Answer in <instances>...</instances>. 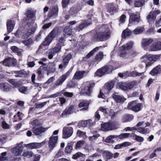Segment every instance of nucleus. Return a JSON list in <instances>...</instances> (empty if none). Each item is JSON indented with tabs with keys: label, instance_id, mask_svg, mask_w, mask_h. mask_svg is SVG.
<instances>
[{
	"label": "nucleus",
	"instance_id": "obj_37",
	"mask_svg": "<svg viewBox=\"0 0 161 161\" xmlns=\"http://www.w3.org/2000/svg\"><path fill=\"white\" fill-rule=\"evenodd\" d=\"M64 37H66L67 36H70L71 34L72 29L69 26L66 27L64 28Z\"/></svg>",
	"mask_w": 161,
	"mask_h": 161
},
{
	"label": "nucleus",
	"instance_id": "obj_27",
	"mask_svg": "<svg viewBox=\"0 0 161 161\" xmlns=\"http://www.w3.org/2000/svg\"><path fill=\"white\" fill-rule=\"evenodd\" d=\"M95 83H93L89 85V86H86L84 89V93L89 96L92 92V88L94 86Z\"/></svg>",
	"mask_w": 161,
	"mask_h": 161
},
{
	"label": "nucleus",
	"instance_id": "obj_6",
	"mask_svg": "<svg viewBox=\"0 0 161 161\" xmlns=\"http://www.w3.org/2000/svg\"><path fill=\"white\" fill-rule=\"evenodd\" d=\"M71 123L68 124L67 126L64 127L63 129L62 138L67 139L71 136L73 132V128L68 126L70 125Z\"/></svg>",
	"mask_w": 161,
	"mask_h": 161
},
{
	"label": "nucleus",
	"instance_id": "obj_23",
	"mask_svg": "<svg viewBox=\"0 0 161 161\" xmlns=\"http://www.w3.org/2000/svg\"><path fill=\"white\" fill-rule=\"evenodd\" d=\"M160 73H161V65H158L153 68L149 72V74L153 76H154Z\"/></svg>",
	"mask_w": 161,
	"mask_h": 161
},
{
	"label": "nucleus",
	"instance_id": "obj_30",
	"mask_svg": "<svg viewBox=\"0 0 161 161\" xmlns=\"http://www.w3.org/2000/svg\"><path fill=\"white\" fill-rule=\"evenodd\" d=\"M0 88L6 92L9 91L11 89L10 86L7 83L0 84Z\"/></svg>",
	"mask_w": 161,
	"mask_h": 161
},
{
	"label": "nucleus",
	"instance_id": "obj_32",
	"mask_svg": "<svg viewBox=\"0 0 161 161\" xmlns=\"http://www.w3.org/2000/svg\"><path fill=\"white\" fill-rule=\"evenodd\" d=\"M79 10L78 8L76 7H72L69 11V13L70 15L73 17L76 16Z\"/></svg>",
	"mask_w": 161,
	"mask_h": 161
},
{
	"label": "nucleus",
	"instance_id": "obj_17",
	"mask_svg": "<svg viewBox=\"0 0 161 161\" xmlns=\"http://www.w3.org/2000/svg\"><path fill=\"white\" fill-rule=\"evenodd\" d=\"M145 127H140L137 128V131L139 133L142 134H145L148 133L149 130L146 127L149 126L150 125V123L149 122H147L145 124Z\"/></svg>",
	"mask_w": 161,
	"mask_h": 161
},
{
	"label": "nucleus",
	"instance_id": "obj_29",
	"mask_svg": "<svg viewBox=\"0 0 161 161\" xmlns=\"http://www.w3.org/2000/svg\"><path fill=\"white\" fill-rule=\"evenodd\" d=\"M15 24V22L13 20H9L7 22V29L8 32H10L13 30Z\"/></svg>",
	"mask_w": 161,
	"mask_h": 161
},
{
	"label": "nucleus",
	"instance_id": "obj_15",
	"mask_svg": "<svg viewBox=\"0 0 161 161\" xmlns=\"http://www.w3.org/2000/svg\"><path fill=\"white\" fill-rule=\"evenodd\" d=\"M42 143L33 142L27 144H24V146L28 149H37L40 147L42 146Z\"/></svg>",
	"mask_w": 161,
	"mask_h": 161
},
{
	"label": "nucleus",
	"instance_id": "obj_57",
	"mask_svg": "<svg viewBox=\"0 0 161 161\" xmlns=\"http://www.w3.org/2000/svg\"><path fill=\"white\" fill-rule=\"evenodd\" d=\"M22 43L26 46H29L33 42V40L30 38L26 40L22 41Z\"/></svg>",
	"mask_w": 161,
	"mask_h": 161
},
{
	"label": "nucleus",
	"instance_id": "obj_46",
	"mask_svg": "<svg viewBox=\"0 0 161 161\" xmlns=\"http://www.w3.org/2000/svg\"><path fill=\"white\" fill-rule=\"evenodd\" d=\"M144 30L143 27H137L135 29L133 32L135 35L138 34L142 32Z\"/></svg>",
	"mask_w": 161,
	"mask_h": 161
},
{
	"label": "nucleus",
	"instance_id": "obj_45",
	"mask_svg": "<svg viewBox=\"0 0 161 161\" xmlns=\"http://www.w3.org/2000/svg\"><path fill=\"white\" fill-rule=\"evenodd\" d=\"M133 119V117L132 115L126 114L125 115L123 116V121L124 122H126L127 121H130L132 120Z\"/></svg>",
	"mask_w": 161,
	"mask_h": 161
},
{
	"label": "nucleus",
	"instance_id": "obj_34",
	"mask_svg": "<svg viewBox=\"0 0 161 161\" xmlns=\"http://www.w3.org/2000/svg\"><path fill=\"white\" fill-rule=\"evenodd\" d=\"M118 137V136L114 135H110L108 136L106 138L104 141L107 143H113L114 141V139Z\"/></svg>",
	"mask_w": 161,
	"mask_h": 161
},
{
	"label": "nucleus",
	"instance_id": "obj_38",
	"mask_svg": "<svg viewBox=\"0 0 161 161\" xmlns=\"http://www.w3.org/2000/svg\"><path fill=\"white\" fill-rule=\"evenodd\" d=\"M85 73V71H78L76 72L73 77V79L76 80H78L81 79Z\"/></svg>",
	"mask_w": 161,
	"mask_h": 161
},
{
	"label": "nucleus",
	"instance_id": "obj_62",
	"mask_svg": "<svg viewBox=\"0 0 161 161\" xmlns=\"http://www.w3.org/2000/svg\"><path fill=\"white\" fill-rule=\"evenodd\" d=\"M134 136H133V137H134L135 138V140L139 142H142L144 140V138L140 136H137L135 134H134Z\"/></svg>",
	"mask_w": 161,
	"mask_h": 161
},
{
	"label": "nucleus",
	"instance_id": "obj_41",
	"mask_svg": "<svg viewBox=\"0 0 161 161\" xmlns=\"http://www.w3.org/2000/svg\"><path fill=\"white\" fill-rule=\"evenodd\" d=\"M105 74V71L104 67L98 69L96 72V75L99 77H101Z\"/></svg>",
	"mask_w": 161,
	"mask_h": 161
},
{
	"label": "nucleus",
	"instance_id": "obj_39",
	"mask_svg": "<svg viewBox=\"0 0 161 161\" xmlns=\"http://www.w3.org/2000/svg\"><path fill=\"white\" fill-rule=\"evenodd\" d=\"M1 122V125L4 129H7L10 128L9 125L5 121L4 118L2 117L0 119Z\"/></svg>",
	"mask_w": 161,
	"mask_h": 161
},
{
	"label": "nucleus",
	"instance_id": "obj_60",
	"mask_svg": "<svg viewBox=\"0 0 161 161\" xmlns=\"http://www.w3.org/2000/svg\"><path fill=\"white\" fill-rule=\"evenodd\" d=\"M72 149V146L69 144L65 148V152L67 153H70Z\"/></svg>",
	"mask_w": 161,
	"mask_h": 161
},
{
	"label": "nucleus",
	"instance_id": "obj_31",
	"mask_svg": "<svg viewBox=\"0 0 161 161\" xmlns=\"http://www.w3.org/2000/svg\"><path fill=\"white\" fill-rule=\"evenodd\" d=\"M153 41V40L151 38H145L142 40V47H144L150 44Z\"/></svg>",
	"mask_w": 161,
	"mask_h": 161
},
{
	"label": "nucleus",
	"instance_id": "obj_28",
	"mask_svg": "<svg viewBox=\"0 0 161 161\" xmlns=\"http://www.w3.org/2000/svg\"><path fill=\"white\" fill-rule=\"evenodd\" d=\"M151 50H161V42H154L151 46Z\"/></svg>",
	"mask_w": 161,
	"mask_h": 161
},
{
	"label": "nucleus",
	"instance_id": "obj_11",
	"mask_svg": "<svg viewBox=\"0 0 161 161\" xmlns=\"http://www.w3.org/2000/svg\"><path fill=\"white\" fill-rule=\"evenodd\" d=\"M141 105L140 103L136 104L135 101H132L129 103L128 108L129 109H131L135 112H137L140 110Z\"/></svg>",
	"mask_w": 161,
	"mask_h": 161
},
{
	"label": "nucleus",
	"instance_id": "obj_5",
	"mask_svg": "<svg viewBox=\"0 0 161 161\" xmlns=\"http://www.w3.org/2000/svg\"><path fill=\"white\" fill-rule=\"evenodd\" d=\"M119 125L116 122L112 123H105L101 125V130L103 131H108L117 129Z\"/></svg>",
	"mask_w": 161,
	"mask_h": 161
},
{
	"label": "nucleus",
	"instance_id": "obj_13",
	"mask_svg": "<svg viewBox=\"0 0 161 161\" xmlns=\"http://www.w3.org/2000/svg\"><path fill=\"white\" fill-rule=\"evenodd\" d=\"M118 9V6L117 5L113 3H108L107 6V10L111 14H113L117 12Z\"/></svg>",
	"mask_w": 161,
	"mask_h": 161
},
{
	"label": "nucleus",
	"instance_id": "obj_55",
	"mask_svg": "<svg viewBox=\"0 0 161 161\" xmlns=\"http://www.w3.org/2000/svg\"><path fill=\"white\" fill-rule=\"evenodd\" d=\"M118 53L121 57H126L129 56L128 52H126V51H119Z\"/></svg>",
	"mask_w": 161,
	"mask_h": 161
},
{
	"label": "nucleus",
	"instance_id": "obj_54",
	"mask_svg": "<svg viewBox=\"0 0 161 161\" xmlns=\"http://www.w3.org/2000/svg\"><path fill=\"white\" fill-rule=\"evenodd\" d=\"M118 137H119L120 139H123L124 138H127L129 136H132V135H130V133H125L121 134L119 136H118Z\"/></svg>",
	"mask_w": 161,
	"mask_h": 161
},
{
	"label": "nucleus",
	"instance_id": "obj_35",
	"mask_svg": "<svg viewBox=\"0 0 161 161\" xmlns=\"http://www.w3.org/2000/svg\"><path fill=\"white\" fill-rule=\"evenodd\" d=\"M79 107L80 108L83 107V108L80 109L81 111L87 110L88 108L89 103L85 101L82 102L80 103L79 104Z\"/></svg>",
	"mask_w": 161,
	"mask_h": 161
},
{
	"label": "nucleus",
	"instance_id": "obj_51",
	"mask_svg": "<svg viewBox=\"0 0 161 161\" xmlns=\"http://www.w3.org/2000/svg\"><path fill=\"white\" fill-rule=\"evenodd\" d=\"M104 68L106 74L110 73L114 69V67L111 65L106 66L103 67Z\"/></svg>",
	"mask_w": 161,
	"mask_h": 161
},
{
	"label": "nucleus",
	"instance_id": "obj_12",
	"mask_svg": "<svg viewBox=\"0 0 161 161\" xmlns=\"http://www.w3.org/2000/svg\"><path fill=\"white\" fill-rule=\"evenodd\" d=\"M3 64L6 66H15L16 64V60L14 58H8L5 59L3 62Z\"/></svg>",
	"mask_w": 161,
	"mask_h": 161
},
{
	"label": "nucleus",
	"instance_id": "obj_24",
	"mask_svg": "<svg viewBox=\"0 0 161 161\" xmlns=\"http://www.w3.org/2000/svg\"><path fill=\"white\" fill-rule=\"evenodd\" d=\"M47 65H42L38 69L37 73L39 78L42 77L45 72L47 71Z\"/></svg>",
	"mask_w": 161,
	"mask_h": 161
},
{
	"label": "nucleus",
	"instance_id": "obj_61",
	"mask_svg": "<svg viewBox=\"0 0 161 161\" xmlns=\"http://www.w3.org/2000/svg\"><path fill=\"white\" fill-rule=\"evenodd\" d=\"M143 73H139L136 71H134L131 72L130 73V75L131 76L133 77H136V76H140L142 75L143 74Z\"/></svg>",
	"mask_w": 161,
	"mask_h": 161
},
{
	"label": "nucleus",
	"instance_id": "obj_18",
	"mask_svg": "<svg viewBox=\"0 0 161 161\" xmlns=\"http://www.w3.org/2000/svg\"><path fill=\"white\" fill-rule=\"evenodd\" d=\"M29 26H30V25H29ZM36 24L34 23L33 25H30L32 26V27L28 30L27 31L25 34V35L23 36V37L24 38H27L29 36L34 34L36 29Z\"/></svg>",
	"mask_w": 161,
	"mask_h": 161
},
{
	"label": "nucleus",
	"instance_id": "obj_10",
	"mask_svg": "<svg viewBox=\"0 0 161 161\" xmlns=\"http://www.w3.org/2000/svg\"><path fill=\"white\" fill-rule=\"evenodd\" d=\"M72 58L71 55L69 53L66 56L63 57L62 63L59 65L58 67L60 69L65 68L68 65L69 61Z\"/></svg>",
	"mask_w": 161,
	"mask_h": 161
},
{
	"label": "nucleus",
	"instance_id": "obj_19",
	"mask_svg": "<svg viewBox=\"0 0 161 161\" xmlns=\"http://www.w3.org/2000/svg\"><path fill=\"white\" fill-rule=\"evenodd\" d=\"M140 16L137 14H132L130 15L129 24H135L139 22Z\"/></svg>",
	"mask_w": 161,
	"mask_h": 161
},
{
	"label": "nucleus",
	"instance_id": "obj_36",
	"mask_svg": "<svg viewBox=\"0 0 161 161\" xmlns=\"http://www.w3.org/2000/svg\"><path fill=\"white\" fill-rule=\"evenodd\" d=\"M132 34L131 31L128 28H127L123 31L122 36L123 38H125L126 37L130 36Z\"/></svg>",
	"mask_w": 161,
	"mask_h": 161
},
{
	"label": "nucleus",
	"instance_id": "obj_44",
	"mask_svg": "<svg viewBox=\"0 0 161 161\" xmlns=\"http://www.w3.org/2000/svg\"><path fill=\"white\" fill-rule=\"evenodd\" d=\"M92 121L91 119H88L85 121H83L81 122V125L83 127H86L91 125Z\"/></svg>",
	"mask_w": 161,
	"mask_h": 161
},
{
	"label": "nucleus",
	"instance_id": "obj_21",
	"mask_svg": "<svg viewBox=\"0 0 161 161\" xmlns=\"http://www.w3.org/2000/svg\"><path fill=\"white\" fill-rule=\"evenodd\" d=\"M133 42L130 41L122 46L119 47V50H128L131 49L133 45Z\"/></svg>",
	"mask_w": 161,
	"mask_h": 161
},
{
	"label": "nucleus",
	"instance_id": "obj_43",
	"mask_svg": "<svg viewBox=\"0 0 161 161\" xmlns=\"http://www.w3.org/2000/svg\"><path fill=\"white\" fill-rule=\"evenodd\" d=\"M103 57V54L102 52H100L97 53L95 57L96 61H99L102 60Z\"/></svg>",
	"mask_w": 161,
	"mask_h": 161
},
{
	"label": "nucleus",
	"instance_id": "obj_47",
	"mask_svg": "<svg viewBox=\"0 0 161 161\" xmlns=\"http://www.w3.org/2000/svg\"><path fill=\"white\" fill-rule=\"evenodd\" d=\"M144 3L143 0H135L134 5L136 7H140L143 6Z\"/></svg>",
	"mask_w": 161,
	"mask_h": 161
},
{
	"label": "nucleus",
	"instance_id": "obj_50",
	"mask_svg": "<svg viewBox=\"0 0 161 161\" xmlns=\"http://www.w3.org/2000/svg\"><path fill=\"white\" fill-rule=\"evenodd\" d=\"M114 84V81H111L105 84L106 88L108 90L110 91L113 88Z\"/></svg>",
	"mask_w": 161,
	"mask_h": 161
},
{
	"label": "nucleus",
	"instance_id": "obj_7",
	"mask_svg": "<svg viewBox=\"0 0 161 161\" xmlns=\"http://www.w3.org/2000/svg\"><path fill=\"white\" fill-rule=\"evenodd\" d=\"M23 142L16 144V146L11 149L12 153L15 156H19L22 153L23 149Z\"/></svg>",
	"mask_w": 161,
	"mask_h": 161
},
{
	"label": "nucleus",
	"instance_id": "obj_49",
	"mask_svg": "<svg viewBox=\"0 0 161 161\" xmlns=\"http://www.w3.org/2000/svg\"><path fill=\"white\" fill-rule=\"evenodd\" d=\"M33 153L31 151H26L24 152L22 155V156L28 158H30L33 156Z\"/></svg>",
	"mask_w": 161,
	"mask_h": 161
},
{
	"label": "nucleus",
	"instance_id": "obj_56",
	"mask_svg": "<svg viewBox=\"0 0 161 161\" xmlns=\"http://www.w3.org/2000/svg\"><path fill=\"white\" fill-rule=\"evenodd\" d=\"M77 134L79 136L82 137L85 139L87 137L86 135V133L80 130H77Z\"/></svg>",
	"mask_w": 161,
	"mask_h": 161
},
{
	"label": "nucleus",
	"instance_id": "obj_22",
	"mask_svg": "<svg viewBox=\"0 0 161 161\" xmlns=\"http://www.w3.org/2000/svg\"><path fill=\"white\" fill-rule=\"evenodd\" d=\"M91 19L90 18L88 20V21L86 20L84 22L80 24L78 27H76V31H79L82 30L84 28L86 27L88 25L91 24Z\"/></svg>",
	"mask_w": 161,
	"mask_h": 161
},
{
	"label": "nucleus",
	"instance_id": "obj_59",
	"mask_svg": "<svg viewBox=\"0 0 161 161\" xmlns=\"http://www.w3.org/2000/svg\"><path fill=\"white\" fill-rule=\"evenodd\" d=\"M111 117L112 119H114L115 117V113L114 112V110L111 109H110L109 110H108V114Z\"/></svg>",
	"mask_w": 161,
	"mask_h": 161
},
{
	"label": "nucleus",
	"instance_id": "obj_48",
	"mask_svg": "<svg viewBox=\"0 0 161 161\" xmlns=\"http://www.w3.org/2000/svg\"><path fill=\"white\" fill-rule=\"evenodd\" d=\"M8 139L7 136L4 134L0 135V144H3L6 142Z\"/></svg>",
	"mask_w": 161,
	"mask_h": 161
},
{
	"label": "nucleus",
	"instance_id": "obj_1",
	"mask_svg": "<svg viewBox=\"0 0 161 161\" xmlns=\"http://www.w3.org/2000/svg\"><path fill=\"white\" fill-rule=\"evenodd\" d=\"M111 33L108 26L107 25H103L100 28L98 33H94L93 39L94 41H106L109 38Z\"/></svg>",
	"mask_w": 161,
	"mask_h": 161
},
{
	"label": "nucleus",
	"instance_id": "obj_64",
	"mask_svg": "<svg viewBox=\"0 0 161 161\" xmlns=\"http://www.w3.org/2000/svg\"><path fill=\"white\" fill-rule=\"evenodd\" d=\"M83 155V154L81 153L78 152L73 155L72 158L74 159H76L80 157H82Z\"/></svg>",
	"mask_w": 161,
	"mask_h": 161
},
{
	"label": "nucleus",
	"instance_id": "obj_53",
	"mask_svg": "<svg viewBox=\"0 0 161 161\" xmlns=\"http://www.w3.org/2000/svg\"><path fill=\"white\" fill-rule=\"evenodd\" d=\"M8 81L15 87H19V84L18 82L16 81L14 79H10Z\"/></svg>",
	"mask_w": 161,
	"mask_h": 161
},
{
	"label": "nucleus",
	"instance_id": "obj_33",
	"mask_svg": "<svg viewBox=\"0 0 161 161\" xmlns=\"http://www.w3.org/2000/svg\"><path fill=\"white\" fill-rule=\"evenodd\" d=\"M58 12V8L57 6H53L52 10L48 14V16L51 17L54 15H57Z\"/></svg>",
	"mask_w": 161,
	"mask_h": 161
},
{
	"label": "nucleus",
	"instance_id": "obj_8",
	"mask_svg": "<svg viewBox=\"0 0 161 161\" xmlns=\"http://www.w3.org/2000/svg\"><path fill=\"white\" fill-rule=\"evenodd\" d=\"M25 14L27 16L26 21L27 24L28 25H33L34 23V20L32 19L34 14L33 10L31 9H28L27 10Z\"/></svg>",
	"mask_w": 161,
	"mask_h": 161
},
{
	"label": "nucleus",
	"instance_id": "obj_2",
	"mask_svg": "<svg viewBox=\"0 0 161 161\" xmlns=\"http://www.w3.org/2000/svg\"><path fill=\"white\" fill-rule=\"evenodd\" d=\"M160 55L145 54L141 58V62L146 64V67L147 68L152 66L153 63L158 59Z\"/></svg>",
	"mask_w": 161,
	"mask_h": 161
},
{
	"label": "nucleus",
	"instance_id": "obj_63",
	"mask_svg": "<svg viewBox=\"0 0 161 161\" xmlns=\"http://www.w3.org/2000/svg\"><path fill=\"white\" fill-rule=\"evenodd\" d=\"M15 35L18 37H19L20 36H21L23 38H24L23 37V36L24 35H25V34L22 33L20 30H18L15 33Z\"/></svg>",
	"mask_w": 161,
	"mask_h": 161
},
{
	"label": "nucleus",
	"instance_id": "obj_9",
	"mask_svg": "<svg viewBox=\"0 0 161 161\" xmlns=\"http://www.w3.org/2000/svg\"><path fill=\"white\" fill-rule=\"evenodd\" d=\"M69 72L68 71L59 77L55 82L54 87L55 88L56 87L61 85L69 76Z\"/></svg>",
	"mask_w": 161,
	"mask_h": 161
},
{
	"label": "nucleus",
	"instance_id": "obj_40",
	"mask_svg": "<svg viewBox=\"0 0 161 161\" xmlns=\"http://www.w3.org/2000/svg\"><path fill=\"white\" fill-rule=\"evenodd\" d=\"M55 69V64L53 63L50 64L48 69H47V75H48L50 73L54 72Z\"/></svg>",
	"mask_w": 161,
	"mask_h": 161
},
{
	"label": "nucleus",
	"instance_id": "obj_3",
	"mask_svg": "<svg viewBox=\"0 0 161 161\" xmlns=\"http://www.w3.org/2000/svg\"><path fill=\"white\" fill-rule=\"evenodd\" d=\"M55 35V30L53 29L44 41L39 46L38 49L45 50L46 49L45 47L49 45Z\"/></svg>",
	"mask_w": 161,
	"mask_h": 161
},
{
	"label": "nucleus",
	"instance_id": "obj_20",
	"mask_svg": "<svg viewBox=\"0 0 161 161\" xmlns=\"http://www.w3.org/2000/svg\"><path fill=\"white\" fill-rule=\"evenodd\" d=\"M113 98L117 103H123L126 99L124 97L119 95L116 92L113 94Z\"/></svg>",
	"mask_w": 161,
	"mask_h": 161
},
{
	"label": "nucleus",
	"instance_id": "obj_16",
	"mask_svg": "<svg viewBox=\"0 0 161 161\" xmlns=\"http://www.w3.org/2000/svg\"><path fill=\"white\" fill-rule=\"evenodd\" d=\"M159 13L158 11H151L147 16V18L149 23L154 21L156 18L157 15Z\"/></svg>",
	"mask_w": 161,
	"mask_h": 161
},
{
	"label": "nucleus",
	"instance_id": "obj_26",
	"mask_svg": "<svg viewBox=\"0 0 161 161\" xmlns=\"http://www.w3.org/2000/svg\"><path fill=\"white\" fill-rule=\"evenodd\" d=\"M12 74H15L16 77H24L27 75L26 72L23 70L13 71Z\"/></svg>",
	"mask_w": 161,
	"mask_h": 161
},
{
	"label": "nucleus",
	"instance_id": "obj_58",
	"mask_svg": "<svg viewBox=\"0 0 161 161\" xmlns=\"http://www.w3.org/2000/svg\"><path fill=\"white\" fill-rule=\"evenodd\" d=\"M66 109H67L69 114L75 112V108L74 106H70L68 108H66Z\"/></svg>",
	"mask_w": 161,
	"mask_h": 161
},
{
	"label": "nucleus",
	"instance_id": "obj_14",
	"mask_svg": "<svg viewBox=\"0 0 161 161\" xmlns=\"http://www.w3.org/2000/svg\"><path fill=\"white\" fill-rule=\"evenodd\" d=\"M47 129L41 125H37L34 127L32 128L33 132L36 135H38L42 133L45 131Z\"/></svg>",
	"mask_w": 161,
	"mask_h": 161
},
{
	"label": "nucleus",
	"instance_id": "obj_52",
	"mask_svg": "<svg viewBox=\"0 0 161 161\" xmlns=\"http://www.w3.org/2000/svg\"><path fill=\"white\" fill-rule=\"evenodd\" d=\"M19 91L25 94H27L28 92V89L27 87L22 86L19 88Z\"/></svg>",
	"mask_w": 161,
	"mask_h": 161
},
{
	"label": "nucleus",
	"instance_id": "obj_25",
	"mask_svg": "<svg viewBox=\"0 0 161 161\" xmlns=\"http://www.w3.org/2000/svg\"><path fill=\"white\" fill-rule=\"evenodd\" d=\"M58 137L57 136H51L49 138V146L52 149L57 143Z\"/></svg>",
	"mask_w": 161,
	"mask_h": 161
},
{
	"label": "nucleus",
	"instance_id": "obj_42",
	"mask_svg": "<svg viewBox=\"0 0 161 161\" xmlns=\"http://www.w3.org/2000/svg\"><path fill=\"white\" fill-rule=\"evenodd\" d=\"M85 142L83 140L79 141L76 143L75 149H80L84 146Z\"/></svg>",
	"mask_w": 161,
	"mask_h": 161
},
{
	"label": "nucleus",
	"instance_id": "obj_4",
	"mask_svg": "<svg viewBox=\"0 0 161 161\" xmlns=\"http://www.w3.org/2000/svg\"><path fill=\"white\" fill-rule=\"evenodd\" d=\"M136 80L131 81L129 83L119 82L118 83V86L122 90L128 91L133 88L136 84Z\"/></svg>",
	"mask_w": 161,
	"mask_h": 161
}]
</instances>
